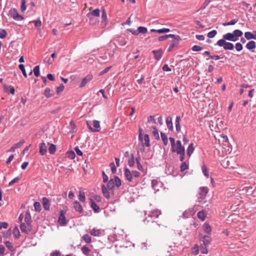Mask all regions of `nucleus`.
Returning <instances> with one entry per match:
<instances>
[{"label": "nucleus", "instance_id": "f257e3e1", "mask_svg": "<svg viewBox=\"0 0 256 256\" xmlns=\"http://www.w3.org/2000/svg\"><path fill=\"white\" fill-rule=\"evenodd\" d=\"M222 166L226 168L234 169L236 168V166H238V164H236L232 159L230 160L224 159L222 160Z\"/></svg>", "mask_w": 256, "mask_h": 256}, {"label": "nucleus", "instance_id": "f03ea898", "mask_svg": "<svg viewBox=\"0 0 256 256\" xmlns=\"http://www.w3.org/2000/svg\"><path fill=\"white\" fill-rule=\"evenodd\" d=\"M171 150L172 152H176L177 154H179L182 152V151H184V147L182 146L181 142L179 140L176 142V143L174 146H172L171 148Z\"/></svg>", "mask_w": 256, "mask_h": 256}, {"label": "nucleus", "instance_id": "7ed1b4c3", "mask_svg": "<svg viewBox=\"0 0 256 256\" xmlns=\"http://www.w3.org/2000/svg\"><path fill=\"white\" fill-rule=\"evenodd\" d=\"M219 46H223L226 50H232L234 48V44L232 43L226 42L224 40H220L217 42Z\"/></svg>", "mask_w": 256, "mask_h": 256}, {"label": "nucleus", "instance_id": "20e7f679", "mask_svg": "<svg viewBox=\"0 0 256 256\" xmlns=\"http://www.w3.org/2000/svg\"><path fill=\"white\" fill-rule=\"evenodd\" d=\"M9 16L12 18L14 20L20 21L24 19V18L19 14L17 10L15 8L11 9L9 11Z\"/></svg>", "mask_w": 256, "mask_h": 256}, {"label": "nucleus", "instance_id": "39448f33", "mask_svg": "<svg viewBox=\"0 0 256 256\" xmlns=\"http://www.w3.org/2000/svg\"><path fill=\"white\" fill-rule=\"evenodd\" d=\"M86 124L88 127L91 132H96L100 130V122L98 120H94L93 122V126L95 128H92L88 122Z\"/></svg>", "mask_w": 256, "mask_h": 256}, {"label": "nucleus", "instance_id": "423d86ee", "mask_svg": "<svg viewBox=\"0 0 256 256\" xmlns=\"http://www.w3.org/2000/svg\"><path fill=\"white\" fill-rule=\"evenodd\" d=\"M66 212L64 210H60V214L58 219V222L60 226H64L66 224L67 221L65 217Z\"/></svg>", "mask_w": 256, "mask_h": 256}, {"label": "nucleus", "instance_id": "0eeeda50", "mask_svg": "<svg viewBox=\"0 0 256 256\" xmlns=\"http://www.w3.org/2000/svg\"><path fill=\"white\" fill-rule=\"evenodd\" d=\"M154 117V116H150L148 118L146 127L148 129H151L152 128H153V127H156V122Z\"/></svg>", "mask_w": 256, "mask_h": 256}, {"label": "nucleus", "instance_id": "6e6552de", "mask_svg": "<svg viewBox=\"0 0 256 256\" xmlns=\"http://www.w3.org/2000/svg\"><path fill=\"white\" fill-rule=\"evenodd\" d=\"M208 192V188L206 187H202L200 188V192L198 196V199L200 202L204 200Z\"/></svg>", "mask_w": 256, "mask_h": 256}, {"label": "nucleus", "instance_id": "1a4fd4ad", "mask_svg": "<svg viewBox=\"0 0 256 256\" xmlns=\"http://www.w3.org/2000/svg\"><path fill=\"white\" fill-rule=\"evenodd\" d=\"M138 140L140 142L142 148H144V146L148 147L150 146V138L148 134H144V136H143L142 137V139Z\"/></svg>", "mask_w": 256, "mask_h": 256}, {"label": "nucleus", "instance_id": "9d476101", "mask_svg": "<svg viewBox=\"0 0 256 256\" xmlns=\"http://www.w3.org/2000/svg\"><path fill=\"white\" fill-rule=\"evenodd\" d=\"M20 228L22 232L25 234H28L32 230V224H26V223L22 222L20 226Z\"/></svg>", "mask_w": 256, "mask_h": 256}, {"label": "nucleus", "instance_id": "9b49d317", "mask_svg": "<svg viewBox=\"0 0 256 256\" xmlns=\"http://www.w3.org/2000/svg\"><path fill=\"white\" fill-rule=\"evenodd\" d=\"M50 144L48 142L46 144L44 142H42L40 144V153L44 156L46 154L47 152L48 146Z\"/></svg>", "mask_w": 256, "mask_h": 256}, {"label": "nucleus", "instance_id": "f8f14e48", "mask_svg": "<svg viewBox=\"0 0 256 256\" xmlns=\"http://www.w3.org/2000/svg\"><path fill=\"white\" fill-rule=\"evenodd\" d=\"M200 238L202 239L203 244L205 246H208L211 241L210 235L202 236V234H200Z\"/></svg>", "mask_w": 256, "mask_h": 256}, {"label": "nucleus", "instance_id": "ddd939ff", "mask_svg": "<svg viewBox=\"0 0 256 256\" xmlns=\"http://www.w3.org/2000/svg\"><path fill=\"white\" fill-rule=\"evenodd\" d=\"M152 52L154 54V58L157 60L161 58L163 54V51L162 49H159L157 50H154L152 51Z\"/></svg>", "mask_w": 256, "mask_h": 256}, {"label": "nucleus", "instance_id": "4468645a", "mask_svg": "<svg viewBox=\"0 0 256 256\" xmlns=\"http://www.w3.org/2000/svg\"><path fill=\"white\" fill-rule=\"evenodd\" d=\"M92 78V74H88L84 77L82 80L80 84V87L82 88L86 84L90 82Z\"/></svg>", "mask_w": 256, "mask_h": 256}, {"label": "nucleus", "instance_id": "2eb2a0df", "mask_svg": "<svg viewBox=\"0 0 256 256\" xmlns=\"http://www.w3.org/2000/svg\"><path fill=\"white\" fill-rule=\"evenodd\" d=\"M124 176L126 180L129 182L133 181V177L132 172L128 168H124Z\"/></svg>", "mask_w": 256, "mask_h": 256}, {"label": "nucleus", "instance_id": "dca6fc26", "mask_svg": "<svg viewBox=\"0 0 256 256\" xmlns=\"http://www.w3.org/2000/svg\"><path fill=\"white\" fill-rule=\"evenodd\" d=\"M74 210H76V211L78 212L79 214L82 213V212L83 211L82 206L80 204V203L78 202L77 200L74 202Z\"/></svg>", "mask_w": 256, "mask_h": 256}, {"label": "nucleus", "instance_id": "f3484780", "mask_svg": "<svg viewBox=\"0 0 256 256\" xmlns=\"http://www.w3.org/2000/svg\"><path fill=\"white\" fill-rule=\"evenodd\" d=\"M224 40H228L230 41L234 42L236 40L237 38H234L233 34L232 33H227L224 35H223V39Z\"/></svg>", "mask_w": 256, "mask_h": 256}, {"label": "nucleus", "instance_id": "a211bd4d", "mask_svg": "<svg viewBox=\"0 0 256 256\" xmlns=\"http://www.w3.org/2000/svg\"><path fill=\"white\" fill-rule=\"evenodd\" d=\"M161 214V212L159 210L156 209L152 210L149 215L148 216L154 218H158V216Z\"/></svg>", "mask_w": 256, "mask_h": 256}, {"label": "nucleus", "instance_id": "6ab92c4d", "mask_svg": "<svg viewBox=\"0 0 256 256\" xmlns=\"http://www.w3.org/2000/svg\"><path fill=\"white\" fill-rule=\"evenodd\" d=\"M42 205L45 210H50V202L49 200L46 198H42Z\"/></svg>", "mask_w": 256, "mask_h": 256}, {"label": "nucleus", "instance_id": "aec40b11", "mask_svg": "<svg viewBox=\"0 0 256 256\" xmlns=\"http://www.w3.org/2000/svg\"><path fill=\"white\" fill-rule=\"evenodd\" d=\"M203 230L204 232L206 233L207 235H210L212 232V228L209 224L204 223L202 226Z\"/></svg>", "mask_w": 256, "mask_h": 256}, {"label": "nucleus", "instance_id": "412c9836", "mask_svg": "<svg viewBox=\"0 0 256 256\" xmlns=\"http://www.w3.org/2000/svg\"><path fill=\"white\" fill-rule=\"evenodd\" d=\"M244 36L247 40H256V31L254 32V34H252L249 32H246L244 34Z\"/></svg>", "mask_w": 256, "mask_h": 256}, {"label": "nucleus", "instance_id": "4be33fe9", "mask_svg": "<svg viewBox=\"0 0 256 256\" xmlns=\"http://www.w3.org/2000/svg\"><path fill=\"white\" fill-rule=\"evenodd\" d=\"M44 94L46 97L48 98L54 96V93L50 88H46L44 90Z\"/></svg>", "mask_w": 256, "mask_h": 256}, {"label": "nucleus", "instance_id": "5701e85b", "mask_svg": "<svg viewBox=\"0 0 256 256\" xmlns=\"http://www.w3.org/2000/svg\"><path fill=\"white\" fill-rule=\"evenodd\" d=\"M179 41L180 40H172L170 42L169 47L168 49V51H172L175 46H176L178 44Z\"/></svg>", "mask_w": 256, "mask_h": 256}, {"label": "nucleus", "instance_id": "b1692460", "mask_svg": "<svg viewBox=\"0 0 256 256\" xmlns=\"http://www.w3.org/2000/svg\"><path fill=\"white\" fill-rule=\"evenodd\" d=\"M4 88L6 92L10 93L12 95L14 94L15 90L13 86H4Z\"/></svg>", "mask_w": 256, "mask_h": 256}, {"label": "nucleus", "instance_id": "393cba45", "mask_svg": "<svg viewBox=\"0 0 256 256\" xmlns=\"http://www.w3.org/2000/svg\"><path fill=\"white\" fill-rule=\"evenodd\" d=\"M194 148L193 143L190 144L187 148V154L188 156V157H190L191 155L192 154L194 151Z\"/></svg>", "mask_w": 256, "mask_h": 256}, {"label": "nucleus", "instance_id": "a878e982", "mask_svg": "<svg viewBox=\"0 0 256 256\" xmlns=\"http://www.w3.org/2000/svg\"><path fill=\"white\" fill-rule=\"evenodd\" d=\"M148 130L152 132V134L156 139H160V136L158 132V130L156 127H153V128H152L151 129H148Z\"/></svg>", "mask_w": 256, "mask_h": 256}, {"label": "nucleus", "instance_id": "bb28decb", "mask_svg": "<svg viewBox=\"0 0 256 256\" xmlns=\"http://www.w3.org/2000/svg\"><path fill=\"white\" fill-rule=\"evenodd\" d=\"M151 32H157L160 34L166 33L170 32V30L168 28H163L159 30L152 29L150 30Z\"/></svg>", "mask_w": 256, "mask_h": 256}, {"label": "nucleus", "instance_id": "cd10ccee", "mask_svg": "<svg viewBox=\"0 0 256 256\" xmlns=\"http://www.w3.org/2000/svg\"><path fill=\"white\" fill-rule=\"evenodd\" d=\"M24 222L26 224H32V218L29 212H26L25 214Z\"/></svg>", "mask_w": 256, "mask_h": 256}, {"label": "nucleus", "instance_id": "c85d7f7f", "mask_svg": "<svg viewBox=\"0 0 256 256\" xmlns=\"http://www.w3.org/2000/svg\"><path fill=\"white\" fill-rule=\"evenodd\" d=\"M128 164L130 167H132L134 166L135 162H134V155L133 154H131L130 156L129 157L128 159Z\"/></svg>", "mask_w": 256, "mask_h": 256}, {"label": "nucleus", "instance_id": "c756f323", "mask_svg": "<svg viewBox=\"0 0 256 256\" xmlns=\"http://www.w3.org/2000/svg\"><path fill=\"white\" fill-rule=\"evenodd\" d=\"M90 202H91L90 206L92 208V209L94 210V212H98L99 210H100L99 206L96 204L94 202V201L93 200L90 199Z\"/></svg>", "mask_w": 256, "mask_h": 256}, {"label": "nucleus", "instance_id": "7c9ffc66", "mask_svg": "<svg viewBox=\"0 0 256 256\" xmlns=\"http://www.w3.org/2000/svg\"><path fill=\"white\" fill-rule=\"evenodd\" d=\"M166 124L168 128L170 130H172L173 128V125H172V118L168 116L166 118Z\"/></svg>", "mask_w": 256, "mask_h": 256}, {"label": "nucleus", "instance_id": "2f4dec72", "mask_svg": "<svg viewBox=\"0 0 256 256\" xmlns=\"http://www.w3.org/2000/svg\"><path fill=\"white\" fill-rule=\"evenodd\" d=\"M102 192L104 194V196L106 198H110V194L108 190V188L105 186L102 185Z\"/></svg>", "mask_w": 256, "mask_h": 256}, {"label": "nucleus", "instance_id": "473e14b6", "mask_svg": "<svg viewBox=\"0 0 256 256\" xmlns=\"http://www.w3.org/2000/svg\"><path fill=\"white\" fill-rule=\"evenodd\" d=\"M256 47V42L254 41H250L246 45V48L250 50L254 49Z\"/></svg>", "mask_w": 256, "mask_h": 256}, {"label": "nucleus", "instance_id": "72a5a7b5", "mask_svg": "<svg viewBox=\"0 0 256 256\" xmlns=\"http://www.w3.org/2000/svg\"><path fill=\"white\" fill-rule=\"evenodd\" d=\"M180 118L179 116H176V128L178 132H180Z\"/></svg>", "mask_w": 256, "mask_h": 256}, {"label": "nucleus", "instance_id": "f704fd0d", "mask_svg": "<svg viewBox=\"0 0 256 256\" xmlns=\"http://www.w3.org/2000/svg\"><path fill=\"white\" fill-rule=\"evenodd\" d=\"M81 250L83 254L87 256H88L89 253L90 252V249L86 246H83Z\"/></svg>", "mask_w": 256, "mask_h": 256}, {"label": "nucleus", "instance_id": "c9c22d12", "mask_svg": "<svg viewBox=\"0 0 256 256\" xmlns=\"http://www.w3.org/2000/svg\"><path fill=\"white\" fill-rule=\"evenodd\" d=\"M198 217V218L202 220H205L206 214L205 212L204 211H200L197 214Z\"/></svg>", "mask_w": 256, "mask_h": 256}, {"label": "nucleus", "instance_id": "e433bc0d", "mask_svg": "<svg viewBox=\"0 0 256 256\" xmlns=\"http://www.w3.org/2000/svg\"><path fill=\"white\" fill-rule=\"evenodd\" d=\"M160 134H161L162 139L164 142V144L165 146L167 145L168 144V140L167 136H166V134H164L163 132H161Z\"/></svg>", "mask_w": 256, "mask_h": 256}, {"label": "nucleus", "instance_id": "4c0bfd02", "mask_svg": "<svg viewBox=\"0 0 256 256\" xmlns=\"http://www.w3.org/2000/svg\"><path fill=\"white\" fill-rule=\"evenodd\" d=\"M50 146L48 148L49 152L50 154H54L56 150V146L54 144H49Z\"/></svg>", "mask_w": 256, "mask_h": 256}, {"label": "nucleus", "instance_id": "58836bf2", "mask_svg": "<svg viewBox=\"0 0 256 256\" xmlns=\"http://www.w3.org/2000/svg\"><path fill=\"white\" fill-rule=\"evenodd\" d=\"M136 162L137 164L138 168L141 171H143L144 168H143L142 165L140 164V157L138 156V158H136Z\"/></svg>", "mask_w": 256, "mask_h": 256}, {"label": "nucleus", "instance_id": "ea45409f", "mask_svg": "<svg viewBox=\"0 0 256 256\" xmlns=\"http://www.w3.org/2000/svg\"><path fill=\"white\" fill-rule=\"evenodd\" d=\"M4 244H5L6 246L7 247V248L8 250H10V251L14 250V246H13L12 244V242H10L9 241H6V242H5Z\"/></svg>", "mask_w": 256, "mask_h": 256}, {"label": "nucleus", "instance_id": "a19ab883", "mask_svg": "<svg viewBox=\"0 0 256 256\" xmlns=\"http://www.w3.org/2000/svg\"><path fill=\"white\" fill-rule=\"evenodd\" d=\"M233 34L234 38L240 37L242 35V32L239 30H236L234 31Z\"/></svg>", "mask_w": 256, "mask_h": 256}, {"label": "nucleus", "instance_id": "79ce46f5", "mask_svg": "<svg viewBox=\"0 0 256 256\" xmlns=\"http://www.w3.org/2000/svg\"><path fill=\"white\" fill-rule=\"evenodd\" d=\"M112 180L114 185L117 187H119L121 185V180L118 176H115L114 179Z\"/></svg>", "mask_w": 256, "mask_h": 256}, {"label": "nucleus", "instance_id": "37998d69", "mask_svg": "<svg viewBox=\"0 0 256 256\" xmlns=\"http://www.w3.org/2000/svg\"><path fill=\"white\" fill-rule=\"evenodd\" d=\"M114 183L113 182V180L111 179L110 180L108 184H107V188L108 190H112L113 188L114 187Z\"/></svg>", "mask_w": 256, "mask_h": 256}, {"label": "nucleus", "instance_id": "c03bdc74", "mask_svg": "<svg viewBox=\"0 0 256 256\" xmlns=\"http://www.w3.org/2000/svg\"><path fill=\"white\" fill-rule=\"evenodd\" d=\"M82 239L86 243H90L91 242V237L88 234L84 235Z\"/></svg>", "mask_w": 256, "mask_h": 256}, {"label": "nucleus", "instance_id": "a18cd8bd", "mask_svg": "<svg viewBox=\"0 0 256 256\" xmlns=\"http://www.w3.org/2000/svg\"><path fill=\"white\" fill-rule=\"evenodd\" d=\"M202 170L204 174L206 177H208V170L206 165H203L202 166Z\"/></svg>", "mask_w": 256, "mask_h": 256}, {"label": "nucleus", "instance_id": "49530a36", "mask_svg": "<svg viewBox=\"0 0 256 256\" xmlns=\"http://www.w3.org/2000/svg\"><path fill=\"white\" fill-rule=\"evenodd\" d=\"M13 234L16 238H18L20 236V232L17 226H16L13 230Z\"/></svg>", "mask_w": 256, "mask_h": 256}, {"label": "nucleus", "instance_id": "de8ad7c7", "mask_svg": "<svg viewBox=\"0 0 256 256\" xmlns=\"http://www.w3.org/2000/svg\"><path fill=\"white\" fill-rule=\"evenodd\" d=\"M138 34L139 33L146 34L147 32V28L144 26H139L138 28Z\"/></svg>", "mask_w": 256, "mask_h": 256}, {"label": "nucleus", "instance_id": "09e8293b", "mask_svg": "<svg viewBox=\"0 0 256 256\" xmlns=\"http://www.w3.org/2000/svg\"><path fill=\"white\" fill-rule=\"evenodd\" d=\"M217 34V32L216 30H212L208 34V37L209 38H214L216 34Z\"/></svg>", "mask_w": 256, "mask_h": 256}, {"label": "nucleus", "instance_id": "8fccbe9b", "mask_svg": "<svg viewBox=\"0 0 256 256\" xmlns=\"http://www.w3.org/2000/svg\"><path fill=\"white\" fill-rule=\"evenodd\" d=\"M199 252V246L198 244H195L194 247L192 248V252L195 255L198 254Z\"/></svg>", "mask_w": 256, "mask_h": 256}, {"label": "nucleus", "instance_id": "3c124183", "mask_svg": "<svg viewBox=\"0 0 256 256\" xmlns=\"http://www.w3.org/2000/svg\"><path fill=\"white\" fill-rule=\"evenodd\" d=\"M34 74L38 77L40 76V66H36L34 68Z\"/></svg>", "mask_w": 256, "mask_h": 256}, {"label": "nucleus", "instance_id": "603ef678", "mask_svg": "<svg viewBox=\"0 0 256 256\" xmlns=\"http://www.w3.org/2000/svg\"><path fill=\"white\" fill-rule=\"evenodd\" d=\"M34 209L36 211L40 212L42 208H41V206L39 202H35L34 204Z\"/></svg>", "mask_w": 256, "mask_h": 256}, {"label": "nucleus", "instance_id": "864d4df0", "mask_svg": "<svg viewBox=\"0 0 256 256\" xmlns=\"http://www.w3.org/2000/svg\"><path fill=\"white\" fill-rule=\"evenodd\" d=\"M237 22H238V20L234 19V20H232L231 21H230V22H228L224 23L223 24V26H230V25H234Z\"/></svg>", "mask_w": 256, "mask_h": 256}, {"label": "nucleus", "instance_id": "5fc2aeb1", "mask_svg": "<svg viewBox=\"0 0 256 256\" xmlns=\"http://www.w3.org/2000/svg\"><path fill=\"white\" fill-rule=\"evenodd\" d=\"M79 200L82 202H84L86 200L85 194L84 192H80L79 194Z\"/></svg>", "mask_w": 256, "mask_h": 256}, {"label": "nucleus", "instance_id": "6e6d98bb", "mask_svg": "<svg viewBox=\"0 0 256 256\" xmlns=\"http://www.w3.org/2000/svg\"><path fill=\"white\" fill-rule=\"evenodd\" d=\"M188 166L186 162H183L180 166V170L181 172H184L186 170H188Z\"/></svg>", "mask_w": 256, "mask_h": 256}, {"label": "nucleus", "instance_id": "4d7b16f0", "mask_svg": "<svg viewBox=\"0 0 256 256\" xmlns=\"http://www.w3.org/2000/svg\"><path fill=\"white\" fill-rule=\"evenodd\" d=\"M21 3H22V5H21V8H20V10L22 12H23L25 11L26 8V0H21Z\"/></svg>", "mask_w": 256, "mask_h": 256}, {"label": "nucleus", "instance_id": "13d9d810", "mask_svg": "<svg viewBox=\"0 0 256 256\" xmlns=\"http://www.w3.org/2000/svg\"><path fill=\"white\" fill-rule=\"evenodd\" d=\"M19 68L20 69L22 70V74L24 76L25 78H26L27 77V74L26 73V70H25V68H24V65L22 64H20L19 65Z\"/></svg>", "mask_w": 256, "mask_h": 256}, {"label": "nucleus", "instance_id": "bf43d9fd", "mask_svg": "<svg viewBox=\"0 0 256 256\" xmlns=\"http://www.w3.org/2000/svg\"><path fill=\"white\" fill-rule=\"evenodd\" d=\"M75 156V154L72 151L68 152H67V156L70 160L74 158Z\"/></svg>", "mask_w": 256, "mask_h": 256}, {"label": "nucleus", "instance_id": "052dcab7", "mask_svg": "<svg viewBox=\"0 0 256 256\" xmlns=\"http://www.w3.org/2000/svg\"><path fill=\"white\" fill-rule=\"evenodd\" d=\"M90 234L94 236H98L100 234L99 230L93 228L90 232Z\"/></svg>", "mask_w": 256, "mask_h": 256}, {"label": "nucleus", "instance_id": "680f3d73", "mask_svg": "<svg viewBox=\"0 0 256 256\" xmlns=\"http://www.w3.org/2000/svg\"><path fill=\"white\" fill-rule=\"evenodd\" d=\"M168 38L170 37L174 38V40H181L180 37L178 35H174L173 34H167Z\"/></svg>", "mask_w": 256, "mask_h": 256}, {"label": "nucleus", "instance_id": "e2e57ef3", "mask_svg": "<svg viewBox=\"0 0 256 256\" xmlns=\"http://www.w3.org/2000/svg\"><path fill=\"white\" fill-rule=\"evenodd\" d=\"M91 14L93 16H98L100 14V10L98 8L95 9L92 12Z\"/></svg>", "mask_w": 256, "mask_h": 256}, {"label": "nucleus", "instance_id": "0e129e2a", "mask_svg": "<svg viewBox=\"0 0 256 256\" xmlns=\"http://www.w3.org/2000/svg\"><path fill=\"white\" fill-rule=\"evenodd\" d=\"M24 143V140H21L19 142H18L16 144H15L13 146L15 147L16 148H20L23 145V144Z\"/></svg>", "mask_w": 256, "mask_h": 256}, {"label": "nucleus", "instance_id": "69168bd1", "mask_svg": "<svg viewBox=\"0 0 256 256\" xmlns=\"http://www.w3.org/2000/svg\"><path fill=\"white\" fill-rule=\"evenodd\" d=\"M192 50L194 52H198L202 50V48L197 45H194L192 47Z\"/></svg>", "mask_w": 256, "mask_h": 256}, {"label": "nucleus", "instance_id": "338daca9", "mask_svg": "<svg viewBox=\"0 0 256 256\" xmlns=\"http://www.w3.org/2000/svg\"><path fill=\"white\" fill-rule=\"evenodd\" d=\"M7 33L4 30L0 29V38H4L6 37Z\"/></svg>", "mask_w": 256, "mask_h": 256}, {"label": "nucleus", "instance_id": "774afa93", "mask_svg": "<svg viewBox=\"0 0 256 256\" xmlns=\"http://www.w3.org/2000/svg\"><path fill=\"white\" fill-rule=\"evenodd\" d=\"M132 172L133 178H138L140 176V173L138 171L132 170Z\"/></svg>", "mask_w": 256, "mask_h": 256}]
</instances>
